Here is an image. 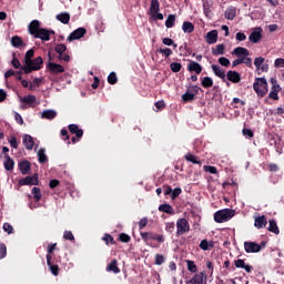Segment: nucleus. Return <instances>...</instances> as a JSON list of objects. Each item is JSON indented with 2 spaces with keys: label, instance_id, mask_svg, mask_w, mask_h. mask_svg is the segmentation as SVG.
<instances>
[{
  "label": "nucleus",
  "instance_id": "1",
  "mask_svg": "<svg viewBox=\"0 0 284 284\" xmlns=\"http://www.w3.org/2000/svg\"><path fill=\"white\" fill-rule=\"evenodd\" d=\"M28 32L34 39H41V41H50V34H54L53 30L41 28L39 20H32L28 26Z\"/></svg>",
  "mask_w": 284,
  "mask_h": 284
},
{
  "label": "nucleus",
  "instance_id": "2",
  "mask_svg": "<svg viewBox=\"0 0 284 284\" xmlns=\"http://www.w3.org/2000/svg\"><path fill=\"white\" fill-rule=\"evenodd\" d=\"M235 214L236 211L232 209H223L214 213V221L215 223H227V221L234 219Z\"/></svg>",
  "mask_w": 284,
  "mask_h": 284
},
{
  "label": "nucleus",
  "instance_id": "3",
  "mask_svg": "<svg viewBox=\"0 0 284 284\" xmlns=\"http://www.w3.org/2000/svg\"><path fill=\"white\" fill-rule=\"evenodd\" d=\"M140 236L142 241H144L145 245L150 247H154L150 241H158V243H165V236L161 234H156L154 232H141Z\"/></svg>",
  "mask_w": 284,
  "mask_h": 284
},
{
  "label": "nucleus",
  "instance_id": "4",
  "mask_svg": "<svg viewBox=\"0 0 284 284\" xmlns=\"http://www.w3.org/2000/svg\"><path fill=\"white\" fill-rule=\"evenodd\" d=\"M253 90L256 92L257 97L263 99V97L268 92L267 80L265 78H256L253 83Z\"/></svg>",
  "mask_w": 284,
  "mask_h": 284
},
{
  "label": "nucleus",
  "instance_id": "5",
  "mask_svg": "<svg viewBox=\"0 0 284 284\" xmlns=\"http://www.w3.org/2000/svg\"><path fill=\"white\" fill-rule=\"evenodd\" d=\"M267 242L262 241L260 244L256 242H244V250L246 254H258L261 250H265Z\"/></svg>",
  "mask_w": 284,
  "mask_h": 284
},
{
  "label": "nucleus",
  "instance_id": "6",
  "mask_svg": "<svg viewBox=\"0 0 284 284\" xmlns=\"http://www.w3.org/2000/svg\"><path fill=\"white\" fill-rule=\"evenodd\" d=\"M41 68H43V58L37 57L31 60V64L22 65L21 70H23L24 74H30V72L41 70Z\"/></svg>",
  "mask_w": 284,
  "mask_h": 284
},
{
  "label": "nucleus",
  "instance_id": "7",
  "mask_svg": "<svg viewBox=\"0 0 284 284\" xmlns=\"http://www.w3.org/2000/svg\"><path fill=\"white\" fill-rule=\"evenodd\" d=\"M176 236H181L185 234V232H190V222L185 217L179 219L176 222Z\"/></svg>",
  "mask_w": 284,
  "mask_h": 284
},
{
  "label": "nucleus",
  "instance_id": "8",
  "mask_svg": "<svg viewBox=\"0 0 284 284\" xmlns=\"http://www.w3.org/2000/svg\"><path fill=\"white\" fill-rule=\"evenodd\" d=\"M207 273L205 271L195 273L194 276L186 281L185 284H207Z\"/></svg>",
  "mask_w": 284,
  "mask_h": 284
},
{
  "label": "nucleus",
  "instance_id": "9",
  "mask_svg": "<svg viewBox=\"0 0 284 284\" xmlns=\"http://www.w3.org/2000/svg\"><path fill=\"white\" fill-rule=\"evenodd\" d=\"M18 185H39V174L26 176L19 180Z\"/></svg>",
  "mask_w": 284,
  "mask_h": 284
},
{
  "label": "nucleus",
  "instance_id": "10",
  "mask_svg": "<svg viewBox=\"0 0 284 284\" xmlns=\"http://www.w3.org/2000/svg\"><path fill=\"white\" fill-rule=\"evenodd\" d=\"M87 32L88 30H85V28L80 27L70 33V36L67 38V41H77L79 39H83Z\"/></svg>",
  "mask_w": 284,
  "mask_h": 284
},
{
  "label": "nucleus",
  "instance_id": "11",
  "mask_svg": "<svg viewBox=\"0 0 284 284\" xmlns=\"http://www.w3.org/2000/svg\"><path fill=\"white\" fill-rule=\"evenodd\" d=\"M47 69L49 72H51V74H63V72H65V68H63V65L54 62H49L47 64Z\"/></svg>",
  "mask_w": 284,
  "mask_h": 284
},
{
  "label": "nucleus",
  "instance_id": "12",
  "mask_svg": "<svg viewBox=\"0 0 284 284\" xmlns=\"http://www.w3.org/2000/svg\"><path fill=\"white\" fill-rule=\"evenodd\" d=\"M263 29L261 28H256L253 32H251L250 37H248V41H251V43H258V41H261V39H263Z\"/></svg>",
  "mask_w": 284,
  "mask_h": 284
},
{
  "label": "nucleus",
  "instance_id": "13",
  "mask_svg": "<svg viewBox=\"0 0 284 284\" xmlns=\"http://www.w3.org/2000/svg\"><path fill=\"white\" fill-rule=\"evenodd\" d=\"M234 265H235V267H237V270H245V272H247V274H252V270H254V266H252L250 264H245L244 260H235Z\"/></svg>",
  "mask_w": 284,
  "mask_h": 284
},
{
  "label": "nucleus",
  "instance_id": "14",
  "mask_svg": "<svg viewBox=\"0 0 284 284\" xmlns=\"http://www.w3.org/2000/svg\"><path fill=\"white\" fill-rule=\"evenodd\" d=\"M18 168L21 172V174H30V170H32V164L28 160L20 161L18 163Z\"/></svg>",
  "mask_w": 284,
  "mask_h": 284
},
{
  "label": "nucleus",
  "instance_id": "15",
  "mask_svg": "<svg viewBox=\"0 0 284 284\" xmlns=\"http://www.w3.org/2000/svg\"><path fill=\"white\" fill-rule=\"evenodd\" d=\"M47 265L50 268V272L51 274H53V276H59V265L52 262V255H47Z\"/></svg>",
  "mask_w": 284,
  "mask_h": 284
},
{
  "label": "nucleus",
  "instance_id": "16",
  "mask_svg": "<svg viewBox=\"0 0 284 284\" xmlns=\"http://www.w3.org/2000/svg\"><path fill=\"white\" fill-rule=\"evenodd\" d=\"M227 81H231V83H241V73L239 71H227L226 73Z\"/></svg>",
  "mask_w": 284,
  "mask_h": 284
},
{
  "label": "nucleus",
  "instance_id": "17",
  "mask_svg": "<svg viewBox=\"0 0 284 284\" xmlns=\"http://www.w3.org/2000/svg\"><path fill=\"white\" fill-rule=\"evenodd\" d=\"M254 227H256V230H263V227H267V216L262 215L255 217Z\"/></svg>",
  "mask_w": 284,
  "mask_h": 284
},
{
  "label": "nucleus",
  "instance_id": "18",
  "mask_svg": "<svg viewBox=\"0 0 284 284\" xmlns=\"http://www.w3.org/2000/svg\"><path fill=\"white\" fill-rule=\"evenodd\" d=\"M231 54L244 59V57H250V50L243 47H237L231 52Z\"/></svg>",
  "mask_w": 284,
  "mask_h": 284
},
{
  "label": "nucleus",
  "instance_id": "19",
  "mask_svg": "<svg viewBox=\"0 0 284 284\" xmlns=\"http://www.w3.org/2000/svg\"><path fill=\"white\" fill-rule=\"evenodd\" d=\"M211 69H212L213 74H215V77H219V79H222L223 82L226 81L225 71L219 64H212Z\"/></svg>",
  "mask_w": 284,
  "mask_h": 284
},
{
  "label": "nucleus",
  "instance_id": "20",
  "mask_svg": "<svg viewBox=\"0 0 284 284\" xmlns=\"http://www.w3.org/2000/svg\"><path fill=\"white\" fill-rule=\"evenodd\" d=\"M205 39H206V43H209V45L216 43L219 41V31H216V30L209 31L206 33Z\"/></svg>",
  "mask_w": 284,
  "mask_h": 284
},
{
  "label": "nucleus",
  "instance_id": "21",
  "mask_svg": "<svg viewBox=\"0 0 284 284\" xmlns=\"http://www.w3.org/2000/svg\"><path fill=\"white\" fill-rule=\"evenodd\" d=\"M189 72H195V74H201L203 72V67L199 62L191 61L187 64Z\"/></svg>",
  "mask_w": 284,
  "mask_h": 284
},
{
  "label": "nucleus",
  "instance_id": "22",
  "mask_svg": "<svg viewBox=\"0 0 284 284\" xmlns=\"http://www.w3.org/2000/svg\"><path fill=\"white\" fill-rule=\"evenodd\" d=\"M69 132H71V134H75V136L78 138V141H81V139L83 136V130L79 129V125L70 124Z\"/></svg>",
  "mask_w": 284,
  "mask_h": 284
},
{
  "label": "nucleus",
  "instance_id": "23",
  "mask_svg": "<svg viewBox=\"0 0 284 284\" xmlns=\"http://www.w3.org/2000/svg\"><path fill=\"white\" fill-rule=\"evenodd\" d=\"M3 166L7 172H12V170H14V160H12L9 154L4 155Z\"/></svg>",
  "mask_w": 284,
  "mask_h": 284
},
{
  "label": "nucleus",
  "instance_id": "24",
  "mask_svg": "<svg viewBox=\"0 0 284 284\" xmlns=\"http://www.w3.org/2000/svg\"><path fill=\"white\" fill-rule=\"evenodd\" d=\"M22 143L26 150H32V148H34V139L29 134L23 135Z\"/></svg>",
  "mask_w": 284,
  "mask_h": 284
},
{
  "label": "nucleus",
  "instance_id": "25",
  "mask_svg": "<svg viewBox=\"0 0 284 284\" xmlns=\"http://www.w3.org/2000/svg\"><path fill=\"white\" fill-rule=\"evenodd\" d=\"M57 21H60V23H63L64 26H68L70 23V13L68 12H61L55 16Z\"/></svg>",
  "mask_w": 284,
  "mask_h": 284
},
{
  "label": "nucleus",
  "instance_id": "26",
  "mask_svg": "<svg viewBox=\"0 0 284 284\" xmlns=\"http://www.w3.org/2000/svg\"><path fill=\"white\" fill-rule=\"evenodd\" d=\"M224 17L229 21H234V19H236V8L234 7L227 8L224 12Z\"/></svg>",
  "mask_w": 284,
  "mask_h": 284
},
{
  "label": "nucleus",
  "instance_id": "27",
  "mask_svg": "<svg viewBox=\"0 0 284 284\" xmlns=\"http://www.w3.org/2000/svg\"><path fill=\"white\" fill-rule=\"evenodd\" d=\"M268 232H272L273 234H281V230L278 229V224L276 223V220H270L268 221Z\"/></svg>",
  "mask_w": 284,
  "mask_h": 284
},
{
  "label": "nucleus",
  "instance_id": "28",
  "mask_svg": "<svg viewBox=\"0 0 284 284\" xmlns=\"http://www.w3.org/2000/svg\"><path fill=\"white\" fill-rule=\"evenodd\" d=\"M106 272H113V274L121 273V268H119L116 260H112L110 264L106 266Z\"/></svg>",
  "mask_w": 284,
  "mask_h": 284
},
{
  "label": "nucleus",
  "instance_id": "29",
  "mask_svg": "<svg viewBox=\"0 0 284 284\" xmlns=\"http://www.w3.org/2000/svg\"><path fill=\"white\" fill-rule=\"evenodd\" d=\"M42 119H47L48 121H52L54 119H57V111L54 110H44L41 113Z\"/></svg>",
  "mask_w": 284,
  "mask_h": 284
},
{
  "label": "nucleus",
  "instance_id": "30",
  "mask_svg": "<svg viewBox=\"0 0 284 284\" xmlns=\"http://www.w3.org/2000/svg\"><path fill=\"white\" fill-rule=\"evenodd\" d=\"M11 45H12L13 48H23V47H26V43L23 42V40L21 39V37H19V36H13V37L11 38Z\"/></svg>",
  "mask_w": 284,
  "mask_h": 284
},
{
  "label": "nucleus",
  "instance_id": "31",
  "mask_svg": "<svg viewBox=\"0 0 284 284\" xmlns=\"http://www.w3.org/2000/svg\"><path fill=\"white\" fill-rule=\"evenodd\" d=\"M159 212H164V214H175L174 213V207L168 203L161 204L159 206Z\"/></svg>",
  "mask_w": 284,
  "mask_h": 284
},
{
  "label": "nucleus",
  "instance_id": "32",
  "mask_svg": "<svg viewBox=\"0 0 284 284\" xmlns=\"http://www.w3.org/2000/svg\"><path fill=\"white\" fill-rule=\"evenodd\" d=\"M214 247L213 241L202 240L200 243V248L203 250V252H207L209 250H212Z\"/></svg>",
  "mask_w": 284,
  "mask_h": 284
},
{
  "label": "nucleus",
  "instance_id": "33",
  "mask_svg": "<svg viewBox=\"0 0 284 284\" xmlns=\"http://www.w3.org/2000/svg\"><path fill=\"white\" fill-rule=\"evenodd\" d=\"M213 57H221L225 54V44H217L215 48L212 49Z\"/></svg>",
  "mask_w": 284,
  "mask_h": 284
},
{
  "label": "nucleus",
  "instance_id": "34",
  "mask_svg": "<svg viewBox=\"0 0 284 284\" xmlns=\"http://www.w3.org/2000/svg\"><path fill=\"white\" fill-rule=\"evenodd\" d=\"M185 161H189V163H193V165H201V161L199 160V156L192 154V153H186L184 155Z\"/></svg>",
  "mask_w": 284,
  "mask_h": 284
},
{
  "label": "nucleus",
  "instance_id": "35",
  "mask_svg": "<svg viewBox=\"0 0 284 284\" xmlns=\"http://www.w3.org/2000/svg\"><path fill=\"white\" fill-rule=\"evenodd\" d=\"M159 10H161V3H159V0H151V7L150 12L154 17V14L159 13Z\"/></svg>",
  "mask_w": 284,
  "mask_h": 284
},
{
  "label": "nucleus",
  "instance_id": "36",
  "mask_svg": "<svg viewBox=\"0 0 284 284\" xmlns=\"http://www.w3.org/2000/svg\"><path fill=\"white\" fill-rule=\"evenodd\" d=\"M182 30L186 34H192V32H194V24L190 21H184L182 24Z\"/></svg>",
  "mask_w": 284,
  "mask_h": 284
},
{
  "label": "nucleus",
  "instance_id": "37",
  "mask_svg": "<svg viewBox=\"0 0 284 284\" xmlns=\"http://www.w3.org/2000/svg\"><path fill=\"white\" fill-rule=\"evenodd\" d=\"M34 57V49H30L24 55V65H32V58Z\"/></svg>",
  "mask_w": 284,
  "mask_h": 284
},
{
  "label": "nucleus",
  "instance_id": "38",
  "mask_svg": "<svg viewBox=\"0 0 284 284\" xmlns=\"http://www.w3.org/2000/svg\"><path fill=\"white\" fill-rule=\"evenodd\" d=\"M202 88L210 89L214 87V80L210 77H204L201 82Z\"/></svg>",
  "mask_w": 284,
  "mask_h": 284
},
{
  "label": "nucleus",
  "instance_id": "39",
  "mask_svg": "<svg viewBox=\"0 0 284 284\" xmlns=\"http://www.w3.org/2000/svg\"><path fill=\"white\" fill-rule=\"evenodd\" d=\"M186 267L189 272H191V274H196V272H199V267L196 266L194 261L186 260Z\"/></svg>",
  "mask_w": 284,
  "mask_h": 284
},
{
  "label": "nucleus",
  "instance_id": "40",
  "mask_svg": "<svg viewBox=\"0 0 284 284\" xmlns=\"http://www.w3.org/2000/svg\"><path fill=\"white\" fill-rule=\"evenodd\" d=\"M196 93L186 91L184 94H182V101H184V103H190V101H194Z\"/></svg>",
  "mask_w": 284,
  "mask_h": 284
},
{
  "label": "nucleus",
  "instance_id": "41",
  "mask_svg": "<svg viewBox=\"0 0 284 284\" xmlns=\"http://www.w3.org/2000/svg\"><path fill=\"white\" fill-rule=\"evenodd\" d=\"M39 163H48V155H45V149H40L38 151Z\"/></svg>",
  "mask_w": 284,
  "mask_h": 284
},
{
  "label": "nucleus",
  "instance_id": "42",
  "mask_svg": "<svg viewBox=\"0 0 284 284\" xmlns=\"http://www.w3.org/2000/svg\"><path fill=\"white\" fill-rule=\"evenodd\" d=\"M22 103H27V105H32V103H37V97L36 95H27L21 98Z\"/></svg>",
  "mask_w": 284,
  "mask_h": 284
},
{
  "label": "nucleus",
  "instance_id": "43",
  "mask_svg": "<svg viewBox=\"0 0 284 284\" xmlns=\"http://www.w3.org/2000/svg\"><path fill=\"white\" fill-rule=\"evenodd\" d=\"M156 52L159 54H163L165 57V59H169V57H172V49L170 48H160V49H156Z\"/></svg>",
  "mask_w": 284,
  "mask_h": 284
},
{
  "label": "nucleus",
  "instance_id": "44",
  "mask_svg": "<svg viewBox=\"0 0 284 284\" xmlns=\"http://www.w3.org/2000/svg\"><path fill=\"white\" fill-rule=\"evenodd\" d=\"M102 241H104L106 245H116V241H114V237H112V235L108 233L104 234Z\"/></svg>",
  "mask_w": 284,
  "mask_h": 284
},
{
  "label": "nucleus",
  "instance_id": "45",
  "mask_svg": "<svg viewBox=\"0 0 284 284\" xmlns=\"http://www.w3.org/2000/svg\"><path fill=\"white\" fill-rule=\"evenodd\" d=\"M176 21V16L174 14H169L166 21H165V26L166 28H174V23Z\"/></svg>",
  "mask_w": 284,
  "mask_h": 284
},
{
  "label": "nucleus",
  "instance_id": "46",
  "mask_svg": "<svg viewBox=\"0 0 284 284\" xmlns=\"http://www.w3.org/2000/svg\"><path fill=\"white\" fill-rule=\"evenodd\" d=\"M32 194H33V199H34V201L37 202V203H39V201H41V189H39V187H33L32 189Z\"/></svg>",
  "mask_w": 284,
  "mask_h": 284
},
{
  "label": "nucleus",
  "instance_id": "47",
  "mask_svg": "<svg viewBox=\"0 0 284 284\" xmlns=\"http://www.w3.org/2000/svg\"><path fill=\"white\" fill-rule=\"evenodd\" d=\"M119 79L116 78V73L115 72H111L108 75V83H110V85H116Z\"/></svg>",
  "mask_w": 284,
  "mask_h": 284
},
{
  "label": "nucleus",
  "instance_id": "48",
  "mask_svg": "<svg viewBox=\"0 0 284 284\" xmlns=\"http://www.w3.org/2000/svg\"><path fill=\"white\" fill-rule=\"evenodd\" d=\"M203 170L204 172H209L210 174H219V170L216 169V166L204 165Z\"/></svg>",
  "mask_w": 284,
  "mask_h": 284
},
{
  "label": "nucleus",
  "instance_id": "49",
  "mask_svg": "<svg viewBox=\"0 0 284 284\" xmlns=\"http://www.w3.org/2000/svg\"><path fill=\"white\" fill-rule=\"evenodd\" d=\"M265 63V58L258 57L254 60V65L257 70H261V67Z\"/></svg>",
  "mask_w": 284,
  "mask_h": 284
},
{
  "label": "nucleus",
  "instance_id": "50",
  "mask_svg": "<svg viewBox=\"0 0 284 284\" xmlns=\"http://www.w3.org/2000/svg\"><path fill=\"white\" fill-rule=\"evenodd\" d=\"M43 81V79H41V78H34V80H33V83H31L30 85H29V90H34V88H39V85H41V82Z\"/></svg>",
  "mask_w": 284,
  "mask_h": 284
},
{
  "label": "nucleus",
  "instance_id": "51",
  "mask_svg": "<svg viewBox=\"0 0 284 284\" xmlns=\"http://www.w3.org/2000/svg\"><path fill=\"white\" fill-rule=\"evenodd\" d=\"M6 256H8V247L6 246V244L1 243L0 244V261H1V258H6Z\"/></svg>",
  "mask_w": 284,
  "mask_h": 284
},
{
  "label": "nucleus",
  "instance_id": "52",
  "mask_svg": "<svg viewBox=\"0 0 284 284\" xmlns=\"http://www.w3.org/2000/svg\"><path fill=\"white\" fill-rule=\"evenodd\" d=\"M181 68H183V65L179 62H172L170 64V69L173 71V72H181Z\"/></svg>",
  "mask_w": 284,
  "mask_h": 284
},
{
  "label": "nucleus",
  "instance_id": "53",
  "mask_svg": "<svg viewBox=\"0 0 284 284\" xmlns=\"http://www.w3.org/2000/svg\"><path fill=\"white\" fill-rule=\"evenodd\" d=\"M54 50H55L57 54L60 55V54L65 53V50H68V47L65 44H57Z\"/></svg>",
  "mask_w": 284,
  "mask_h": 284
},
{
  "label": "nucleus",
  "instance_id": "54",
  "mask_svg": "<svg viewBox=\"0 0 284 284\" xmlns=\"http://www.w3.org/2000/svg\"><path fill=\"white\" fill-rule=\"evenodd\" d=\"M9 144L11 145V148H13V150H17L19 148V142L17 141V136L11 135L9 139Z\"/></svg>",
  "mask_w": 284,
  "mask_h": 284
},
{
  "label": "nucleus",
  "instance_id": "55",
  "mask_svg": "<svg viewBox=\"0 0 284 284\" xmlns=\"http://www.w3.org/2000/svg\"><path fill=\"white\" fill-rule=\"evenodd\" d=\"M119 241H121V243H130V241H132V237H130V235L125 233H121L119 235Z\"/></svg>",
  "mask_w": 284,
  "mask_h": 284
},
{
  "label": "nucleus",
  "instance_id": "56",
  "mask_svg": "<svg viewBox=\"0 0 284 284\" xmlns=\"http://www.w3.org/2000/svg\"><path fill=\"white\" fill-rule=\"evenodd\" d=\"M155 265H163L165 263V257L161 254H155Z\"/></svg>",
  "mask_w": 284,
  "mask_h": 284
},
{
  "label": "nucleus",
  "instance_id": "57",
  "mask_svg": "<svg viewBox=\"0 0 284 284\" xmlns=\"http://www.w3.org/2000/svg\"><path fill=\"white\" fill-rule=\"evenodd\" d=\"M174 222H168L165 223V232H168L169 234H172V232H174Z\"/></svg>",
  "mask_w": 284,
  "mask_h": 284
},
{
  "label": "nucleus",
  "instance_id": "58",
  "mask_svg": "<svg viewBox=\"0 0 284 284\" xmlns=\"http://www.w3.org/2000/svg\"><path fill=\"white\" fill-rule=\"evenodd\" d=\"M219 63H220V65L227 68V67H230V59H227L225 57L219 58Z\"/></svg>",
  "mask_w": 284,
  "mask_h": 284
},
{
  "label": "nucleus",
  "instance_id": "59",
  "mask_svg": "<svg viewBox=\"0 0 284 284\" xmlns=\"http://www.w3.org/2000/svg\"><path fill=\"white\" fill-rule=\"evenodd\" d=\"M181 192H183V191L181 190V187H176V189L172 190V192H171V199H172V201H174V199H176V197L181 194Z\"/></svg>",
  "mask_w": 284,
  "mask_h": 284
},
{
  "label": "nucleus",
  "instance_id": "60",
  "mask_svg": "<svg viewBox=\"0 0 284 284\" xmlns=\"http://www.w3.org/2000/svg\"><path fill=\"white\" fill-rule=\"evenodd\" d=\"M63 239H65V241H74V234H72L71 231H64Z\"/></svg>",
  "mask_w": 284,
  "mask_h": 284
},
{
  "label": "nucleus",
  "instance_id": "61",
  "mask_svg": "<svg viewBox=\"0 0 284 284\" xmlns=\"http://www.w3.org/2000/svg\"><path fill=\"white\" fill-rule=\"evenodd\" d=\"M54 250H57V243L49 244L47 248V252H48L47 256H52V253L54 252Z\"/></svg>",
  "mask_w": 284,
  "mask_h": 284
},
{
  "label": "nucleus",
  "instance_id": "62",
  "mask_svg": "<svg viewBox=\"0 0 284 284\" xmlns=\"http://www.w3.org/2000/svg\"><path fill=\"white\" fill-rule=\"evenodd\" d=\"M275 68H284V59L283 58H277L274 62Z\"/></svg>",
  "mask_w": 284,
  "mask_h": 284
},
{
  "label": "nucleus",
  "instance_id": "63",
  "mask_svg": "<svg viewBox=\"0 0 284 284\" xmlns=\"http://www.w3.org/2000/svg\"><path fill=\"white\" fill-rule=\"evenodd\" d=\"M13 227L10 225V223H4L3 224V231L7 232V234H12Z\"/></svg>",
  "mask_w": 284,
  "mask_h": 284
},
{
  "label": "nucleus",
  "instance_id": "64",
  "mask_svg": "<svg viewBox=\"0 0 284 284\" xmlns=\"http://www.w3.org/2000/svg\"><path fill=\"white\" fill-rule=\"evenodd\" d=\"M148 225V217H142L139 222V230H143Z\"/></svg>",
  "mask_w": 284,
  "mask_h": 284
}]
</instances>
